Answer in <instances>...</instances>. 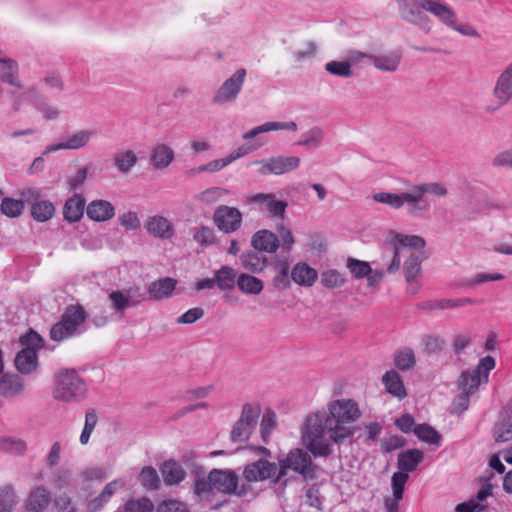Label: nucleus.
<instances>
[{
	"label": "nucleus",
	"instance_id": "nucleus-55",
	"mask_svg": "<svg viewBox=\"0 0 512 512\" xmlns=\"http://www.w3.org/2000/svg\"><path fill=\"white\" fill-rule=\"evenodd\" d=\"M325 70L328 73L339 77H351L353 74L349 61H329L325 64Z\"/></svg>",
	"mask_w": 512,
	"mask_h": 512
},
{
	"label": "nucleus",
	"instance_id": "nucleus-63",
	"mask_svg": "<svg viewBox=\"0 0 512 512\" xmlns=\"http://www.w3.org/2000/svg\"><path fill=\"white\" fill-rule=\"evenodd\" d=\"M194 240L202 246L212 245L215 242L214 230L208 226H202L195 232Z\"/></svg>",
	"mask_w": 512,
	"mask_h": 512
},
{
	"label": "nucleus",
	"instance_id": "nucleus-30",
	"mask_svg": "<svg viewBox=\"0 0 512 512\" xmlns=\"http://www.w3.org/2000/svg\"><path fill=\"white\" fill-rule=\"evenodd\" d=\"M298 129V126L296 122L294 121H288V122H265L262 125H259L257 127H254L253 129L249 130L248 132L244 133L242 135V138L244 140H249L261 133H266L270 131H276V130H289V131H296Z\"/></svg>",
	"mask_w": 512,
	"mask_h": 512
},
{
	"label": "nucleus",
	"instance_id": "nucleus-34",
	"mask_svg": "<svg viewBox=\"0 0 512 512\" xmlns=\"http://www.w3.org/2000/svg\"><path fill=\"white\" fill-rule=\"evenodd\" d=\"M85 199L81 195H74L64 205V218L69 222H77L84 213Z\"/></svg>",
	"mask_w": 512,
	"mask_h": 512
},
{
	"label": "nucleus",
	"instance_id": "nucleus-51",
	"mask_svg": "<svg viewBox=\"0 0 512 512\" xmlns=\"http://www.w3.org/2000/svg\"><path fill=\"white\" fill-rule=\"evenodd\" d=\"M414 434L421 440L428 444L439 445L441 437L440 434L431 426L427 424H419L414 428Z\"/></svg>",
	"mask_w": 512,
	"mask_h": 512
},
{
	"label": "nucleus",
	"instance_id": "nucleus-22",
	"mask_svg": "<svg viewBox=\"0 0 512 512\" xmlns=\"http://www.w3.org/2000/svg\"><path fill=\"white\" fill-rule=\"evenodd\" d=\"M251 242L255 250L260 252L275 253L280 247L277 235L266 229L257 231Z\"/></svg>",
	"mask_w": 512,
	"mask_h": 512
},
{
	"label": "nucleus",
	"instance_id": "nucleus-10",
	"mask_svg": "<svg viewBox=\"0 0 512 512\" xmlns=\"http://www.w3.org/2000/svg\"><path fill=\"white\" fill-rule=\"evenodd\" d=\"M246 78V70L240 68L236 70L222 85L217 89L213 96V103L217 105H225L234 102L244 84Z\"/></svg>",
	"mask_w": 512,
	"mask_h": 512
},
{
	"label": "nucleus",
	"instance_id": "nucleus-42",
	"mask_svg": "<svg viewBox=\"0 0 512 512\" xmlns=\"http://www.w3.org/2000/svg\"><path fill=\"white\" fill-rule=\"evenodd\" d=\"M137 155L132 150H123L115 154L113 162L117 170L127 174L137 163Z\"/></svg>",
	"mask_w": 512,
	"mask_h": 512
},
{
	"label": "nucleus",
	"instance_id": "nucleus-7",
	"mask_svg": "<svg viewBox=\"0 0 512 512\" xmlns=\"http://www.w3.org/2000/svg\"><path fill=\"white\" fill-rule=\"evenodd\" d=\"M308 452H310L308 449L305 451L300 448L291 450L284 459L279 461L278 473L273 482L278 483L287 475V471L290 469L306 479H313L315 477V469Z\"/></svg>",
	"mask_w": 512,
	"mask_h": 512
},
{
	"label": "nucleus",
	"instance_id": "nucleus-35",
	"mask_svg": "<svg viewBox=\"0 0 512 512\" xmlns=\"http://www.w3.org/2000/svg\"><path fill=\"white\" fill-rule=\"evenodd\" d=\"M237 287L244 294L259 295L264 288V283L255 276L242 273L237 278Z\"/></svg>",
	"mask_w": 512,
	"mask_h": 512
},
{
	"label": "nucleus",
	"instance_id": "nucleus-15",
	"mask_svg": "<svg viewBox=\"0 0 512 512\" xmlns=\"http://www.w3.org/2000/svg\"><path fill=\"white\" fill-rule=\"evenodd\" d=\"M373 199L374 201L381 204H386L393 209H401L404 207V205H406L407 213L412 217H417L416 209H414L415 199L413 197L412 188H410L409 191L400 194L389 192L375 193L373 195Z\"/></svg>",
	"mask_w": 512,
	"mask_h": 512
},
{
	"label": "nucleus",
	"instance_id": "nucleus-27",
	"mask_svg": "<svg viewBox=\"0 0 512 512\" xmlns=\"http://www.w3.org/2000/svg\"><path fill=\"white\" fill-rule=\"evenodd\" d=\"M382 383L386 391L392 396L400 400L404 399L407 396L403 380L396 370L391 369L389 371H386L385 374L382 376Z\"/></svg>",
	"mask_w": 512,
	"mask_h": 512
},
{
	"label": "nucleus",
	"instance_id": "nucleus-62",
	"mask_svg": "<svg viewBox=\"0 0 512 512\" xmlns=\"http://www.w3.org/2000/svg\"><path fill=\"white\" fill-rule=\"evenodd\" d=\"M153 503L148 498L129 500L125 504V512H152Z\"/></svg>",
	"mask_w": 512,
	"mask_h": 512
},
{
	"label": "nucleus",
	"instance_id": "nucleus-58",
	"mask_svg": "<svg viewBox=\"0 0 512 512\" xmlns=\"http://www.w3.org/2000/svg\"><path fill=\"white\" fill-rule=\"evenodd\" d=\"M72 473L69 469L60 468L58 469L51 479L53 486L59 490L67 488L71 485Z\"/></svg>",
	"mask_w": 512,
	"mask_h": 512
},
{
	"label": "nucleus",
	"instance_id": "nucleus-40",
	"mask_svg": "<svg viewBox=\"0 0 512 512\" xmlns=\"http://www.w3.org/2000/svg\"><path fill=\"white\" fill-rule=\"evenodd\" d=\"M216 285L220 290H231L237 284L236 271L229 266H222L214 273Z\"/></svg>",
	"mask_w": 512,
	"mask_h": 512
},
{
	"label": "nucleus",
	"instance_id": "nucleus-33",
	"mask_svg": "<svg viewBox=\"0 0 512 512\" xmlns=\"http://www.w3.org/2000/svg\"><path fill=\"white\" fill-rule=\"evenodd\" d=\"M494 437L497 442L512 440V406H509L502 413L495 426Z\"/></svg>",
	"mask_w": 512,
	"mask_h": 512
},
{
	"label": "nucleus",
	"instance_id": "nucleus-44",
	"mask_svg": "<svg viewBox=\"0 0 512 512\" xmlns=\"http://www.w3.org/2000/svg\"><path fill=\"white\" fill-rule=\"evenodd\" d=\"M392 244L395 247L410 248V249H422L425 247V240L417 235H404L400 233H391Z\"/></svg>",
	"mask_w": 512,
	"mask_h": 512
},
{
	"label": "nucleus",
	"instance_id": "nucleus-2",
	"mask_svg": "<svg viewBox=\"0 0 512 512\" xmlns=\"http://www.w3.org/2000/svg\"><path fill=\"white\" fill-rule=\"evenodd\" d=\"M401 18L412 25L419 27L426 33L431 30L430 18L425 12L433 15L447 28L463 36L479 38L480 34L471 24L459 21L456 11L441 0H396Z\"/></svg>",
	"mask_w": 512,
	"mask_h": 512
},
{
	"label": "nucleus",
	"instance_id": "nucleus-5",
	"mask_svg": "<svg viewBox=\"0 0 512 512\" xmlns=\"http://www.w3.org/2000/svg\"><path fill=\"white\" fill-rule=\"evenodd\" d=\"M495 367V360L491 356H485L480 359L474 369L462 371L459 378V389L461 394L458 397V404L462 410H466L469 405V397L473 395L479 386L488 382L489 372Z\"/></svg>",
	"mask_w": 512,
	"mask_h": 512
},
{
	"label": "nucleus",
	"instance_id": "nucleus-6",
	"mask_svg": "<svg viewBox=\"0 0 512 512\" xmlns=\"http://www.w3.org/2000/svg\"><path fill=\"white\" fill-rule=\"evenodd\" d=\"M86 318L87 314L82 306L69 305L61 319L51 327L50 338L53 341L61 342L79 334Z\"/></svg>",
	"mask_w": 512,
	"mask_h": 512
},
{
	"label": "nucleus",
	"instance_id": "nucleus-20",
	"mask_svg": "<svg viewBox=\"0 0 512 512\" xmlns=\"http://www.w3.org/2000/svg\"><path fill=\"white\" fill-rule=\"evenodd\" d=\"M125 484V481L121 478L107 483L98 496L87 501L86 512L100 511L111 500L116 491L125 487Z\"/></svg>",
	"mask_w": 512,
	"mask_h": 512
},
{
	"label": "nucleus",
	"instance_id": "nucleus-53",
	"mask_svg": "<svg viewBox=\"0 0 512 512\" xmlns=\"http://www.w3.org/2000/svg\"><path fill=\"white\" fill-rule=\"evenodd\" d=\"M26 448V443L21 439L11 437L0 438V451L11 454H23Z\"/></svg>",
	"mask_w": 512,
	"mask_h": 512
},
{
	"label": "nucleus",
	"instance_id": "nucleus-57",
	"mask_svg": "<svg viewBox=\"0 0 512 512\" xmlns=\"http://www.w3.org/2000/svg\"><path fill=\"white\" fill-rule=\"evenodd\" d=\"M277 421H276V414L268 410L262 417L261 425H260V432L261 437L264 442H267L268 438L271 435L272 430L276 427Z\"/></svg>",
	"mask_w": 512,
	"mask_h": 512
},
{
	"label": "nucleus",
	"instance_id": "nucleus-61",
	"mask_svg": "<svg viewBox=\"0 0 512 512\" xmlns=\"http://www.w3.org/2000/svg\"><path fill=\"white\" fill-rule=\"evenodd\" d=\"M409 476L406 473H402L397 471L393 473L391 478V486L393 491V496H396V499L403 498L404 486L408 481Z\"/></svg>",
	"mask_w": 512,
	"mask_h": 512
},
{
	"label": "nucleus",
	"instance_id": "nucleus-1",
	"mask_svg": "<svg viewBox=\"0 0 512 512\" xmlns=\"http://www.w3.org/2000/svg\"><path fill=\"white\" fill-rule=\"evenodd\" d=\"M328 413L314 412L306 416L301 427L302 444L315 457H328L333 444H343L355 432L356 423L362 416L358 403L341 398L327 404Z\"/></svg>",
	"mask_w": 512,
	"mask_h": 512
},
{
	"label": "nucleus",
	"instance_id": "nucleus-41",
	"mask_svg": "<svg viewBox=\"0 0 512 512\" xmlns=\"http://www.w3.org/2000/svg\"><path fill=\"white\" fill-rule=\"evenodd\" d=\"M0 64V79L3 82L10 85L20 82L18 79V66L14 60L4 57L0 52Z\"/></svg>",
	"mask_w": 512,
	"mask_h": 512
},
{
	"label": "nucleus",
	"instance_id": "nucleus-59",
	"mask_svg": "<svg viewBox=\"0 0 512 512\" xmlns=\"http://www.w3.org/2000/svg\"><path fill=\"white\" fill-rule=\"evenodd\" d=\"M275 234L279 239L280 247L284 251L289 252L295 243L291 230L281 224L277 226Z\"/></svg>",
	"mask_w": 512,
	"mask_h": 512
},
{
	"label": "nucleus",
	"instance_id": "nucleus-17",
	"mask_svg": "<svg viewBox=\"0 0 512 512\" xmlns=\"http://www.w3.org/2000/svg\"><path fill=\"white\" fill-rule=\"evenodd\" d=\"M144 228L150 236L161 240H170L175 235L171 220L159 214L148 216Z\"/></svg>",
	"mask_w": 512,
	"mask_h": 512
},
{
	"label": "nucleus",
	"instance_id": "nucleus-21",
	"mask_svg": "<svg viewBox=\"0 0 512 512\" xmlns=\"http://www.w3.org/2000/svg\"><path fill=\"white\" fill-rule=\"evenodd\" d=\"M250 203L257 204L259 210L268 211L273 217H283L287 203L277 200L273 194L258 193L249 198Z\"/></svg>",
	"mask_w": 512,
	"mask_h": 512
},
{
	"label": "nucleus",
	"instance_id": "nucleus-60",
	"mask_svg": "<svg viewBox=\"0 0 512 512\" xmlns=\"http://www.w3.org/2000/svg\"><path fill=\"white\" fill-rule=\"evenodd\" d=\"M53 503L57 512H77L76 504L66 493H62L56 496L53 500Z\"/></svg>",
	"mask_w": 512,
	"mask_h": 512
},
{
	"label": "nucleus",
	"instance_id": "nucleus-16",
	"mask_svg": "<svg viewBox=\"0 0 512 512\" xmlns=\"http://www.w3.org/2000/svg\"><path fill=\"white\" fill-rule=\"evenodd\" d=\"M278 467L275 463L260 459L247 464L243 470V477L247 482H259L276 477Z\"/></svg>",
	"mask_w": 512,
	"mask_h": 512
},
{
	"label": "nucleus",
	"instance_id": "nucleus-14",
	"mask_svg": "<svg viewBox=\"0 0 512 512\" xmlns=\"http://www.w3.org/2000/svg\"><path fill=\"white\" fill-rule=\"evenodd\" d=\"M213 220L220 231L232 233L241 227L242 213L235 207L220 205L214 211Z\"/></svg>",
	"mask_w": 512,
	"mask_h": 512
},
{
	"label": "nucleus",
	"instance_id": "nucleus-26",
	"mask_svg": "<svg viewBox=\"0 0 512 512\" xmlns=\"http://www.w3.org/2000/svg\"><path fill=\"white\" fill-rule=\"evenodd\" d=\"M176 284L177 281L170 277L152 282L148 287L149 299L160 301L169 298L172 296Z\"/></svg>",
	"mask_w": 512,
	"mask_h": 512
},
{
	"label": "nucleus",
	"instance_id": "nucleus-9",
	"mask_svg": "<svg viewBox=\"0 0 512 512\" xmlns=\"http://www.w3.org/2000/svg\"><path fill=\"white\" fill-rule=\"evenodd\" d=\"M260 412L258 405L244 404L241 416L233 426L230 439L233 442H244L248 440L257 425Z\"/></svg>",
	"mask_w": 512,
	"mask_h": 512
},
{
	"label": "nucleus",
	"instance_id": "nucleus-8",
	"mask_svg": "<svg viewBox=\"0 0 512 512\" xmlns=\"http://www.w3.org/2000/svg\"><path fill=\"white\" fill-rule=\"evenodd\" d=\"M493 102L485 106L487 114H493L512 100V61L498 74L492 88Z\"/></svg>",
	"mask_w": 512,
	"mask_h": 512
},
{
	"label": "nucleus",
	"instance_id": "nucleus-47",
	"mask_svg": "<svg viewBox=\"0 0 512 512\" xmlns=\"http://www.w3.org/2000/svg\"><path fill=\"white\" fill-rule=\"evenodd\" d=\"M474 300L471 298H457V299H436L428 304L431 310H445L463 307L466 305L474 304Z\"/></svg>",
	"mask_w": 512,
	"mask_h": 512
},
{
	"label": "nucleus",
	"instance_id": "nucleus-36",
	"mask_svg": "<svg viewBox=\"0 0 512 512\" xmlns=\"http://www.w3.org/2000/svg\"><path fill=\"white\" fill-rule=\"evenodd\" d=\"M24 389L22 379L15 374H4L0 379V393L5 397H13Z\"/></svg>",
	"mask_w": 512,
	"mask_h": 512
},
{
	"label": "nucleus",
	"instance_id": "nucleus-56",
	"mask_svg": "<svg viewBox=\"0 0 512 512\" xmlns=\"http://www.w3.org/2000/svg\"><path fill=\"white\" fill-rule=\"evenodd\" d=\"M321 283L326 288H337L344 285L345 278L339 271L331 269L322 273Z\"/></svg>",
	"mask_w": 512,
	"mask_h": 512
},
{
	"label": "nucleus",
	"instance_id": "nucleus-24",
	"mask_svg": "<svg viewBox=\"0 0 512 512\" xmlns=\"http://www.w3.org/2000/svg\"><path fill=\"white\" fill-rule=\"evenodd\" d=\"M401 59L402 53L400 51L369 56V61L375 68L383 72H395L400 65Z\"/></svg>",
	"mask_w": 512,
	"mask_h": 512
},
{
	"label": "nucleus",
	"instance_id": "nucleus-45",
	"mask_svg": "<svg viewBox=\"0 0 512 512\" xmlns=\"http://www.w3.org/2000/svg\"><path fill=\"white\" fill-rule=\"evenodd\" d=\"M324 139V131L322 128L315 126L303 134L302 139L299 140L296 144L298 146H303L307 149H317L320 147L322 141Z\"/></svg>",
	"mask_w": 512,
	"mask_h": 512
},
{
	"label": "nucleus",
	"instance_id": "nucleus-11",
	"mask_svg": "<svg viewBox=\"0 0 512 512\" xmlns=\"http://www.w3.org/2000/svg\"><path fill=\"white\" fill-rule=\"evenodd\" d=\"M412 193L414 197L417 217L424 216L431 208L430 201L425 197V194H431L438 197H443L447 194V188L438 182H424L412 185Z\"/></svg>",
	"mask_w": 512,
	"mask_h": 512
},
{
	"label": "nucleus",
	"instance_id": "nucleus-13",
	"mask_svg": "<svg viewBox=\"0 0 512 512\" xmlns=\"http://www.w3.org/2000/svg\"><path fill=\"white\" fill-rule=\"evenodd\" d=\"M254 164H260L259 174L261 175H282L297 169L300 165V158L297 156H277L255 161Z\"/></svg>",
	"mask_w": 512,
	"mask_h": 512
},
{
	"label": "nucleus",
	"instance_id": "nucleus-37",
	"mask_svg": "<svg viewBox=\"0 0 512 512\" xmlns=\"http://www.w3.org/2000/svg\"><path fill=\"white\" fill-rule=\"evenodd\" d=\"M173 160L174 151L165 144L156 145L151 152V162L155 168H166Z\"/></svg>",
	"mask_w": 512,
	"mask_h": 512
},
{
	"label": "nucleus",
	"instance_id": "nucleus-52",
	"mask_svg": "<svg viewBox=\"0 0 512 512\" xmlns=\"http://www.w3.org/2000/svg\"><path fill=\"white\" fill-rule=\"evenodd\" d=\"M346 267L356 279L365 278L371 272V266L366 261H361L352 257L347 259Z\"/></svg>",
	"mask_w": 512,
	"mask_h": 512
},
{
	"label": "nucleus",
	"instance_id": "nucleus-43",
	"mask_svg": "<svg viewBox=\"0 0 512 512\" xmlns=\"http://www.w3.org/2000/svg\"><path fill=\"white\" fill-rule=\"evenodd\" d=\"M421 271V261L417 255L411 254L409 259L404 264V273L406 281L409 283L410 291L415 293L418 289L416 285H414V281Z\"/></svg>",
	"mask_w": 512,
	"mask_h": 512
},
{
	"label": "nucleus",
	"instance_id": "nucleus-32",
	"mask_svg": "<svg viewBox=\"0 0 512 512\" xmlns=\"http://www.w3.org/2000/svg\"><path fill=\"white\" fill-rule=\"evenodd\" d=\"M393 363L400 371L407 372L413 370L417 363L415 351L411 347L397 349L393 353Z\"/></svg>",
	"mask_w": 512,
	"mask_h": 512
},
{
	"label": "nucleus",
	"instance_id": "nucleus-19",
	"mask_svg": "<svg viewBox=\"0 0 512 512\" xmlns=\"http://www.w3.org/2000/svg\"><path fill=\"white\" fill-rule=\"evenodd\" d=\"M52 503V495L50 491L38 485L33 487L25 500V509L27 512H45Z\"/></svg>",
	"mask_w": 512,
	"mask_h": 512
},
{
	"label": "nucleus",
	"instance_id": "nucleus-28",
	"mask_svg": "<svg viewBox=\"0 0 512 512\" xmlns=\"http://www.w3.org/2000/svg\"><path fill=\"white\" fill-rule=\"evenodd\" d=\"M15 366L22 374H31L38 367L37 352L30 348H23L15 357Z\"/></svg>",
	"mask_w": 512,
	"mask_h": 512
},
{
	"label": "nucleus",
	"instance_id": "nucleus-39",
	"mask_svg": "<svg viewBox=\"0 0 512 512\" xmlns=\"http://www.w3.org/2000/svg\"><path fill=\"white\" fill-rule=\"evenodd\" d=\"M260 251H251L241 256V265L244 269L251 273H259L264 270L267 265L265 256L260 255Z\"/></svg>",
	"mask_w": 512,
	"mask_h": 512
},
{
	"label": "nucleus",
	"instance_id": "nucleus-4",
	"mask_svg": "<svg viewBox=\"0 0 512 512\" xmlns=\"http://www.w3.org/2000/svg\"><path fill=\"white\" fill-rule=\"evenodd\" d=\"M85 380L74 369L58 371L54 376L53 397L65 403H76L87 397Z\"/></svg>",
	"mask_w": 512,
	"mask_h": 512
},
{
	"label": "nucleus",
	"instance_id": "nucleus-64",
	"mask_svg": "<svg viewBox=\"0 0 512 512\" xmlns=\"http://www.w3.org/2000/svg\"><path fill=\"white\" fill-rule=\"evenodd\" d=\"M157 512H188L187 505L177 499H168L162 501Z\"/></svg>",
	"mask_w": 512,
	"mask_h": 512
},
{
	"label": "nucleus",
	"instance_id": "nucleus-29",
	"mask_svg": "<svg viewBox=\"0 0 512 512\" xmlns=\"http://www.w3.org/2000/svg\"><path fill=\"white\" fill-rule=\"evenodd\" d=\"M164 483L167 486H174L181 483L186 477L184 468L174 460L165 461L161 468Z\"/></svg>",
	"mask_w": 512,
	"mask_h": 512
},
{
	"label": "nucleus",
	"instance_id": "nucleus-31",
	"mask_svg": "<svg viewBox=\"0 0 512 512\" xmlns=\"http://www.w3.org/2000/svg\"><path fill=\"white\" fill-rule=\"evenodd\" d=\"M317 277V271L306 263H297L291 270L292 280L301 286H312L316 282Z\"/></svg>",
	"mask_w": 512,
	"mask_h": 512
},
{
	"label": "nucleus",
	"instance_id": "nucleus-46",
	"mask_svg": "<svg viewBox=\"0 0 512 512\" xmlns=\"http://www.w3.org/2000/svg\"><path fill=\"white\" fill-rule=\"evenodd\" d=\"M55 208L50 201H37L31 207V215L38 222H46L54 215Z\"/></svg>",
	"mask_w": 512,
	"mask_h": 512
},
{
	"label": "nucleus",
	"instance_id": "nucleus-49",
	"mask_svg": "<svg viewBox=\"0 0 512 512\" xmlns=\"http://www.w3.org/2000/svg\"><path fill=\"white\" fill-rule=\"evenodd\" d=\"M139 481L143 487L149 490H157L160 484L158 473L152 466H145L141 470L139 474Z\"/></svg>",
	"mask_w": 512,
	"mask_h": 512
},
{
	"label": "nucleus",
	"instance_id": "nucleus-18",
	"mask_svg": "<svg viewBox=\"0 0 512 512\" xmlns=\"http://www.w3.org/2000/svg\"><path fill=\"white\" fill-rule=\"evenodd\" d=\"M96 135L95 130H79L68 136L63 142L48 145L43 154H49L59 150H78L86 146L92 137Z\"/></svg>",
	"mask_w": 512,
	"mask_h": 512
},
{
	"label": "nucleus",
	"instance_id": "nucleus-23",
	"mask_svg": "<svg viewBox=\"0 0 512 512\" xmlns=\"http://www.w3.org/2000/svg\"><path fill=\"white\" fill-rule=\"evenodd\" d=\"M423 459L424 453L421 450L408 449L398 454L397 466L400 472L409 476V473L415 471Z\"/></svg>",
	"mask_w": 512,
	"mask_h": 512
},
{
	"label": "nucleus",
	"instance_id": "nucleus-3",
	"mask_svg": "<svg viewBox=\"0 0 512 512\" xmlns=\"http://www.w3.org/2000/svg\"><path fill=\"white\" fill-rule=\"evenodd\" d=\"M191 491L198 502H212L215 493L244 496L246 489L239 486V477L234 470L214 468L206 475L201 469L193 477Z\"/></svg>",
	"mask_w": 512,
	"mask_h": 512
},
{
	"label": "nucleus",
	"instance_id": "nucleus-54",
	"mask_svg": "<svg viewBox=\"0 0 512 512\" xmlns=\"http://www.w3.org/2000/svg\"><path fill=\"white\" fill-rule=\"evenodd\" d=\"M15 491L12 485H4L0 488V512H11L14 505L16 504L15 500Z\"/></svg>",
	"mask_w": 512,
	"mask_h": 512
},
{
	"label": "nucleus",
	"instance_id": "nucleus-38",
	"mask_svg": "<svg viewBox=\"0 0 512 512\" xmlns=\"http://www.w3.org/2000/svg\"><path fill=\"white\" fill-rule=\"evenodd\" d=\"M290 265L286 259L277 262L275 267L276 274L272 279V285L277 290H284L291 285V274L289 275Z\"/></svg>",
	"mask_w": 512,
	"mask_h": 512
},
{
	"label": "nucleus",
	"instance_id": "nucleus-12",
	"mask_svg": "<svg viewBox=\"0 0 512 512\" xmlns=\"http://www.w3.org/2000/svg\"><path fill=\"white\" fill-rule=\"evenodd\" d=\"M145 299V294L136 287L109 292L111 306L121 316H124L128 308L139 305Z\"/></svg>",
	"mask_w": 512,
	"mask_h": 512
},
{
	"label": "nucleus",
	"instance_id": "nucleus-50",
	"mask_svg": "<svg viewBox=\"0 0 512 512\" xmlns=\"http://www.w3.org/2000/svg\"><path fill=\"white\" fill-rule=\"evenodd\" d=\"M1 212L10 218L18 217L24 210V202L22 200L6 197L0 205Z\"/></svg>",
	"mask_w": 512,
	"mask_h": 512
},
{
	"label": "nucleus",
	"instance_id": "nucleus-48",
	"mask_svg": "<svg viewBox=\"0 0 512 512\" xmlns=\"http://www.w3.org/2000/svg\"><path fill=\"white\" fill-rule=\"evenodd\" d=\"M12 89L7 92L14 111H19L22 104L28 99L32 90L25 89L20 82L11 85Z\"/></svg>",
	"mask_w": 512,
	"mask_h": 512
},
{
	"label": "nucleus",
	"instance_id": "nucleus-25",
	"mask_svg": "<svg viewBox=\"0 0 512 512\" xmlns=\"http://www.w3.org/2000/svg\"><path fill=\"white\" fill-rule=\"evenodd\" d=\"M87 216L95 221L103 222L115 215L114 206L106 200H94L86 208Z\"/></svg>",
	"mask_w": 512,
	"mask_h": 512
}]
</instances>
